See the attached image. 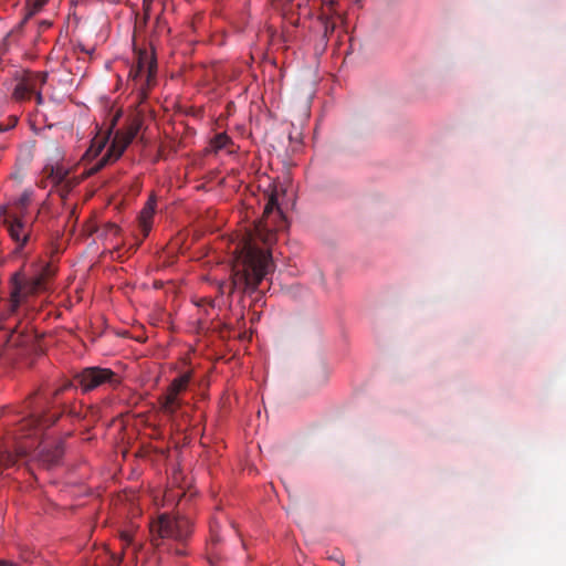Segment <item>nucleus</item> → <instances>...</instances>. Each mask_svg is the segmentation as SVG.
<instances>
[{"label":"nucleus","instance_id":"1","mask_svg":"<svg viewBox=\"0 0 566 566\" xmlns=\"http://www.w3.org/2000/svg\"><path fill=\"white\" fill-rule=\"evenodd\" d=\"M281 218L282 212L275 193L268 197L262 218L254 224L242 241L237 245L232 265L229 293L235 291L254 292L259 284L274 269L270 247L276 240L271 216Z\"/></svg>","mask_w":566,"mask_h":566},{"label":"nucleus","instance_id":"2","mask_svg":"<svg viewBox=\"0 0 566 566\" xmlns=\"http://www.w3.org/2000/svg\"><path fill=\"white\" fill-rule=\"evenodd\" d=\"M72 387L73 384L66 381L53 391L52 400L28 406L29 415L10 433L12 444L0 451V468H10L29 454L35 446V440L62 415V411L57 410L56 398Z\"/></svg>","mask_w":566,"mask_h":566},{"label":"nucleus","instance_id":"3","mask_svg":"<svg viewBox=\"0 0 566 566\" xmlns=\"http://www.w3.org/2000/svg\"><path fill=\"white\" fill-rule=\"evenodd\" d=\"M53 275L54 269L49 263L32 276H27L22 271L15 272L10 279L9 313L14 314L30 296L44 290L46 280Z\"/></svg>","mask_w":566,"mask_h":566},{"label":"nucleus","instance_id":"4","mask_svg":"<svg viewBox=\"0 0 566 566\" xmlns=\"http://www.w3.org/2000/svg\"><path fill=\"white\" fill-rule=\"evenodd\" d=\"M191 534V522L182 516L161 514L150 523L151 542L156 547L166 539L184 543Z\"/></svg>","mask_w":566,"mask_h":566},{"label":"nucleus","instance_id":"5","mask_svg":"<svg viewBox=\"0 0 566 566\" xmlns=\"http://www.w3.org/2000/svg\"><path fill=\"white\" fill-rule=\"evenodd\" d=\"M140 120L134 119L126 126L125 129L116 130L107 151L101 159H98L92 167L88 168L87 175H94L111 161L117 160L123 155L128 145L133 142V139L137 136L140 129Z\"/></svg>","mask_w":566,"mask_h":566},{"label":"nucleus","instance_id":"6","mask_svg":"<svg viewBox=\"0 0 566 566\" xmlns=\"http://www.w3.org/2000/svg\"><path fill=\"white\" fill-rule=\"evenodd\" d=\"M75 380L84 392L105 386L116 388L122 381L118 374L102 367H86L75 375Z\"/></svg>","mask_w":566,"mask_h":566},{"label":"nucleus","instance_id":"7","mask_svg":"<svg viewBox=\"0 0 566 566\" xmlns=\"http://www.w3.org/2000/svg\"><path fill=\"white\" fill-rule=\"evenodd\" d=\"M190 380V373L178 376L170 382L166 391L158 397L159 408L165 415L174 417L181 408L184 405L182 394L186 392Z\"/></svg>","mask_w":566,"mask_h":566},{"label":"nucleus","instance_id":"8","mask_svg":"<svg viewBox=\"0 0 566 566\" xmlns=\"http://www.w3.org/2000/svg\"><path fill=\"white\" fill-rule=\"evenodd\" d=\"M157 72V61L153 52L146 50L139 51L137 64L129 72L133 81H138L145 74V81L140 85V90L145 92L155 84Z\"/></svg>","mask_w":566,"mask_h":566},{"label":"nucleus","instance_id":"9","mask_svg":"<svg viewBox=\"0 0 566 566\" xmlns=\"http://www.w3.org/2000/svg\"><path fill=\"white\" fill-rule=\"evenodd\" d=\"M1 222L17 244L15 252L21 253L30 240L33 228L32 223H29L23 217L18 214L6 216V219L1 220Z\"/></svg>","mask_w":566,"mask_h":566},{"label":"nucleus","instance_id":"10","mask_svg":"<svg viewBox=\"0 0 566 566\" xmlns=\"http://www.w3.org/2000/svg\"><path fill=\"white\" fill-rule=\"evenodd\" d=\"M46 73L25 72L17 82L12 92V98L17 102L30 101L34 91H38L39 86H43L46 83Z\"/></svg>","mask_w":566,"mask_h":566},{"label":"nucleus","instance_id":"11","mask_svg":"<svg viewBox=\"0 0 566 566\" xmlns=\"http://www.w3.org/2000/svg\"><path fill=\"white\" fill-rule=\"evenodd\" d=\"M63 453H64V450H63L62 442H57L51 447H49V446L41 447V449L36 453V457L43 467L50 469L60 462Z\"/></svg>","mask_w":566,"mask_h":566},{"label":"nucleus","instance_id":"12","mask_svg":"<svg viewBox=\"0 0 566 566\" xmlns=\"http://www.w3.org/2000/svg\"><path fill=\"white\" fill-rule=\"evenodd\" d=\"M155 206H156V201L150 198L146 202L143 210L140 211L138 220H139V227L143 231L144 237H147L151 229V220H153V217L155 213Z\"/></svg>","mask_w":566,"mask_h":566},{"label":"nucleus","instance_id":"13","mask_svg":"<svg viewBox=\"0 0 566 566\" xmlns=\"http://www.w3.org/2000/svg\"><path fill=\"white\" fill-rule=\"evenodd\" d=\"M8 344L9 346L20 347L22 350L21 354H24L33 347L34 339L32 335L13 333L10 335Z\"/></svg>","mask_w":566,"mask_h":566},{"label":"nucleus","instance_id":"14","mask_svg":"<svg viewBox=\"0 0 566 566\" xmlns=\"http://www.w3.org/2000/svg\"><path fill=\"white\" fill-rule=\"evenodd\" d=\"M107 138H108V136L99 138V139L95 138L93 140L91 147L85 153V156L87 158H95V157H97L101 154V151L104 149V147L106 145Z\"/></svg>","mask_w":566,"mask_h":566},{"label":"nucleus","instance_id":"15","mask_svg":"<svg viewBox=\"0 0 566 566\" xmlns=\"http://www.w3.org/2000/svg\"><path fill=\"white\" fill-rule=\"evenodd\" d=\"M322 23H323V29H324L323 36H322V43H323V48L325 49V46L327 45V42H328L329 34H332L335 30V23L333 21H331L327 17L322 19Z\"/></svg>","mask_w":566,"mask_h":566},{"label":"nucleus","instance_id":"16","mask_svg":"<svg viewBox=\"0 0 566 566\" xmlns=\"http://www.w3.org/2000/svg\"><path fill=\"white\" fill-rule=\"evenodd\" d=\"M230 142L231 139L229 138V136L227 134L221 133L214 136L212 145L216 150H219L226 148L230 144Z\"/></svg>","mask_w":566,"mask_h":566},{"label":"nucleus","instance_id":"17","mask_svg":"<svg viewBox=\"0 0 566 566\" xmlns=\"http://www.w3.org/2000/svg\"><path fill=\"white\" fill-rule=\"evenodd\" d=\"M18 120H19L18 116L10 115L7 118L6 123H3V122L0 123V133L8 132V130L12 129L13 127H15L18 124Z\"/></svg>","mask_w":566,"mask_h":566},{"label":"nucleus","instance_id":"18","mask_svg":"<svg viewBox=\"0 0 566 566\" xmlns=\"http://www.w3.org/2000/svg\"><path fill=\"white\" fill-rule=\"evenodd\" d=\"M49 0H34L31 7L30 14L38 13L46 3Z\"/></svg>","mask_w":566,"mask_h":566},{"label":"nucleus","instance_id":"19","mask_svg":"<svg viewBox=\"0 0 566 566\" xmlns=\"http://www.w3.org/2000/svg\"><path fill=\"white\" fill-rule=\"evenodd\" d=\"M105 230L107 234H114L117 235L120 232V228L115 223H107L105 226Z\"/></svg>","mask_w":566,"mask_h":566},{"label":"nucleus","instance_id":"20","mask_svg":"<svg viewBox=\"0 0 566 566\" xmlns=\"http://www.w3.org/2000/svg\"><path fill=\"white\" fill-rule=\"evenodd\" d=\"M42 87L39 86L38 91H34L33 96L35 97L36 104L42 105L44 102L43 95H42Z\"/></svg>","mask_w":566,"mask_h":566},{"label":"nucleus","instance_id":"21","mask_svg":"<svg viewBox=\"0 0 566 566\" xmlns=\"http://www.w3.org/2000/svg\"><path fill=\"white\" fill-rule=\"evenodd\" d=\"M17 214L15 212L9 211L6 207H0V218L6 219V216Z\"/></svg>","mask_w":566,"mask_h":566},{"label":"nucleus","instance_id":"22","mask_svg":"<svg viewBox=\"0 0 566 566\" xmlns=\"http://www.w3.org/2000/svg\"><path fill=\"white\" fill-rule=\"evenodd\" d=\"M0 566H20L17 563L7 559H0Z\"/></svg>","mask_w":566,"mask_h":566},{"label":"nucleus","instance_id":"23","mask_svg":"<svg viewBox=\"0 0 566 566\" xmlns=\"http://www.w3.org/2000/svg\"><path fill=\"white\" fill-rule=\"evenodd\" d=\"M122 537H123V539H124L125 542H127V543H129V542H130V536H129L128 534L124 533V534L122 535Z\"/></svg>","mask_w":566,"mask_h":566},{"label":"nucleus","instance_id":"24","mask_svg":"<svg viewBox=\"0 0 566 566\" xmlns=\"http://www.w3.org/2000/svg\"><path fill=\"white\" fill-rule=\"evenodd\" d=\"M175 553H176L177 555H184V554H185V551H184V549H181V548H176V549H175Z\"/></svg>","mask_w":566,"mask_h":566},{"label":"nucleus","instance_id":"25","mask_svg":"<svg viewBox=\"0 0 566 566\" xmlns=\"http://www.w3.org/2000/svg\"><path fill=\"white\" fill-rule=\"evenodd\" d=\"M23 559H24L25 562H29V560H30V559H29V557H25V556H23Z\"/></svg>","mask_w":566,"mask_h":566}]
</instances>
